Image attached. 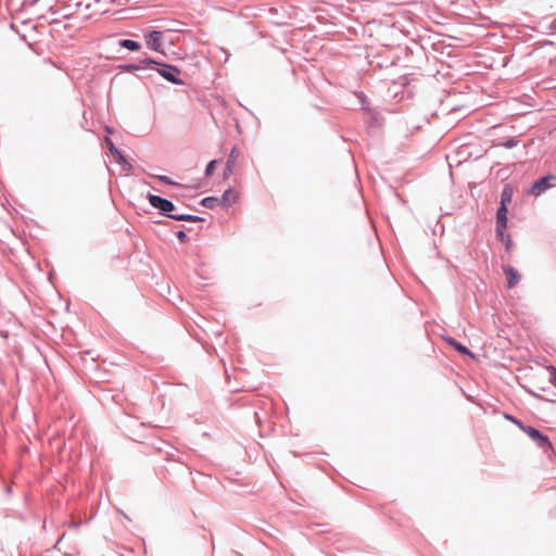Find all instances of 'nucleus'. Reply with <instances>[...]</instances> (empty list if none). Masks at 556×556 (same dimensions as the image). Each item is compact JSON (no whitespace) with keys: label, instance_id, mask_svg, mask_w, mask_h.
<instances>
[{"label":"nucleus","instance_id":"obj_1","mask_svg":"<svg viewBox=\"0 0 556 556\" xmlns=\"http://www.w3.org/2000/svg\"><path fill=\"white\" fill-rule=\"evenodd\" d=\"M554 181H556V175H547L542 177L531 186V188L528 190V194L539 197L544 191L552 188L554 186Z\"/></svg>","mask_w":556,"mask_h":556},{"label":"nucleus","instance_id":"obj_2","mask_svg":"<svg viewBox=\"0 0 556 556\" xmlns=\"http://www.w3.org/2000/svg\"><path fill=\"white\" fill-rule=\"evenodd\" d=\"M144 38L148 48L156 52H163V34L161 31L152 30Z\"/></svg>","mask_w":556,"mask_h":556},{"label":"nucleus","instance_id":"obj_3","mask_svg":"<svg viewBox=\"0 0 556 556\" xmlns=\"http://www.w3.org/2000/svg\"><path fill=\"white\" fill-rule=\"evenodd\" d=\"M523 432L527 433L532 440H534L540 447L548 450L553 448L549 439L546 435H543L535 428L528 426Z\"/></svg>","mask_w":556,"mask_h":556},{"label":"nucleus","instance_id":"obj_4","mask_svg":"<svg viewBox=\"0 0 556 556\" xmlns=\"http://www.w3.org/2000/svg\"><path fill=\"white\" fill-rule=\"evenodd\" d=\"M507 225V206L501 205L496 214V231L501 240H504Z\"/></svg>","mask_w":556,"mask_h":556},{"label":"nucleus","instance_id":"obj_5","mask_svg":"<svg viewBox=\"0 0 556 556\" xmlns=\"http://www.w3.org/2000/svg\"><path fill=\"white\" fill-rule=\"evenodd\" d=\"M149 202L153 207L159 208L164 213H168L174 210V204L170 201L159 195H149Z\"/></svg>","mask_w":556,"mask_h":556},{"label":"nucleus","instance_id":"obj_6","mask_svg":"<svg viewBox=\"0 0 556 556\" xmlns=\"http://www.w3.org/2000/svg\"><path fill=\"white\" fill-rule=\"evenodd\" d=\"M162 77H164L166 80L180 85L182 81L177 77V75L180 73L179 70L172 65H164L162 70L159 71Z\"/></svg>","mask_w":556,"mask_h":556},{"label":"nucleus","instance_id":"obj_7","mask_svg":"<svg viewBox=\"0 0 556 556\" xmlns=\"http://www.w3.org/2000/svg\"><path fill=\"white\" fill-rule=\"evenodd\" d=\"M239 159H240V151L237 148H233L230 151L229 157L226 163V167H225V172H224L225 178H228L230 175H232Z\"/></svg>","mask_w":556,"mask_h":556},{"label":"nucleus","instance_id":"obj_8","mask_svg":"<svg viewBox=\"0 0 556 556\" xmlns=\"http://www.w3.org/2000/svg\"><path fill=\"white\" fill-rule=\"evenodd\" d=\"M503 270L507 277V288L511 289L518 285L520 280V275L514 267L504 266Z\"/></svg>","mask_w":556,"mask_h":556},{"label":"nucleus","instance_id":"obj_9","mask_svg":"<svg viewBox=\"0 0 556 556\" xmlns=\"http://www.w3.org/2000/svg\"><path fill=\"white\" fill-rule=\"evenodd\" d=\"M239 199V193L233 191L232 189H228L224 192L222 200H219L220 204L225 207H228L236 203Z\"/></svg>","mask_w":556,"mask_h":556},{"label":"nucleus","instance_id":"obj_10","mask_svg":"<svg viewBox=\"0 0 556 556\" xmlns=\"http://www.w3.org/2000/svg\"><path fill=\"white\" fill-rule=\"evenodd\" d=\"M446 341L448 342V344H451L459 353H462L464 355L473 356L472 353L465 345L458 343L455 339L447 338Z\"/></svg>","mask_w":556,"mask_h":556},{"label":"nucleus","instance_id":"obj_11","mask_svg":"<svg viewBox=\"0 0 556 556\" xmlns=\"http://www.w3.org/2000/svg\"><path fill=\"white\" fill-rule=\"evenodd\" d=\"M513 198V189L509 186H506L501 194V205L507 206L510 203Z\"/></svg>","mask_w":556,"mask_h":556},{"label":"nucleus","instance_id":"obj_12","mask_svg":"<svg viewBox=\"0 0 556 556\" xmlns=\"http://www.w3.org/2000/svg\"><path fill=\"white\" fill-rule=\"evenodd\" d=\"M121 47L128 49L130 51H137L140 49V45L137 41L130 39H124L121 41Z\"/></svg>","mask_w":556,"mask_h":556},{"label":"nucleus","instance_id":"obj_13","mask_svg":"<svg viewBox=\"0 0 556 556\" xmlns=\"http://www.w3.org/2000/svg\"><path fill=\"white\" fill-rule=\"evenodd\" d=\"M170 218L175 219V220H188V222H195L198 220L199 218L197 216H192V215H185V214H180V213H177V214H169L168 215Z\"/></svg>","mask_w":556,"mask_h":556},{"label":"nucleus","instance_id":"obj_14","mask_svg":"<svg viewBox=\"0 0 556 556\" xmlns=\"http://www.w3.org/2000/svg\"><path fill=\"white\" fill-rule=\"evenodd\" d=\"M201 203L205 207L213 208V207H215V205L219 204L220 202H219V199H217V198L207 197V198L203 199Z\"/></svg>","mask_w":556,"mask_h":556},{"label":"nucleus","instance_id":"obj_15","mask_svg":"<svg viewBox=\"0 0 556 556\" xmlns=\"http://www.w3.org/2000/svg\"><path fill=\"white\" fill-rule=\"evenodd\" d=\"M105 143L109 148V150L111 151V153L113 155H115L118 160H122L123 159V155L121 154V152L115 148L113 141L110 139V138H105Z\"/></svg>","mask_w":556,"mask_h":556},{"label":"nucleus","instance_id":"obj_16","mask_svg":"<svg viewBox=\"0 0 556 556\" xmlns=\"http://www.w3.org/2000/svg\"><path fill=\"white\" fill-rule=\"evenodd\" d=\"M494 146H502V147H505L507 149H510V148H514L517 146V141L513 138L510 139H507L505 141H497L494 143Z\"/></svg>","mask_w":556,"mask_h":556},{"label":"nucleus","instance_id":"obj_17","mask_svg":"<svg viewBox=\"0 0 556 556\" xmlns=\"http://www.w3.org/2000/svg\"><path fill=\"white\" fill-rule=\"evenodd\" d=\"M506 419H508L509 421H511L513 424H515L519 429H521L522 431H525V429L528 427V426H525L521 421H519L518 419H516L515 417L513 416H509V415H506L505 416Z\"/></svg>","mask_w":556,"mask_h":556},{"label":"nucleus","instance_id":"obj_18","mask_svg":"<svg viewBox=\"0 0 556 556\" xmlns=\"http://www.w3.org/2000/svg\"><path fill=\"white\" fill-rule=\"evenodd\" d=\"M216 164H217V161H215V160L211 161L207 164L206 169H205V175L206 176H211L214 173Z\"/></svg>","mask_w":556,"mask_h":556},{"label":"nucleus","instance_id":"obj_19","mask_svg":"<svg viewBox=\"0 0 556 556\" xmlns=\"http://www.w3.org/2000/svg\"><path fill=\"white\" fill-rule=\"evenodd\" d=\"M549 371V381L556 386V368L554 366L547 367Z\"/></svg>","mask_w":556,"mask_h":556},{"label":"nucleus","instance_id":"obj_20","mask_svg":"<svg viewBox=\"0 0 556 556\" xmlns=\"http://www.w3.org/2000/svg\"><path fill=\"white\" fill-rule=\"evenodd\" d=\"M502 241H503V242H505V244H506V250H507V251H509V250H510V248H511V240H510L509 236H506V235H505V236H504V240H502Z\"/></svg>","mask_w":556,"mask_h":556},{"label":"nucleus","instance_id":"obj_21","mask_svg":"<svg viewBox=\"0 0 556 556\" xmlns=\"http://www.w3.org/2000/svg\"><path fill=\"white\" fill-rule=\"evenodd\" d=\"M502 241H503V242H505V244H506V250H507V251H509V250H510V248H511V240H510L509 236H506V235H505V236H504V240H502Z\"/></svg>","mask_w":556,"mask_h":556},{"label":"nucleus","instance_id":"obj_22","mask_svg":"<svg viewBox=\"0 0 556 556\" xmlns=\"http://www.w3.org/2000/svg\"><path fill=\"white\" fill-rule=\"evenodd\" d=\"M159 179H160L161 181L166 182V184H172V181L169 180V178H168V177H166V176H160V177H159Z\"/></svg>","mask_w":556,"mask_h":556},{"label":"nucleus","instance_id":"obj_23","mask_svg":"<svg viewBox=\"0 0 556 556\" xmlns=\"http://www.w3.org/2000/svg\"><path fill=\"white\" fill-rule=\"evenodd\" d=\"M143 63L146 64H159L156 61L152 60V59H147L143 61Z\"/></svg>","mask_w":556,"mask_h":556},{"label":"nucleus","instance_id":"obj_24","mask_svg":"<svg viewBox=\"0 0 556 556\" xmlns=\"http://www.w3.org/2000/svg\"><path fill=\"white\" fill-rule=\"evenodd\" d=\"M178 238H179L180 240H184V239L186 238V233H185L184 231H179V232H178Z\"/></svg>","mask_w":556,"mask_h":556},{"label":"nucleus","instance_id":"obj_25","mask_svg":"<svg viewBox=\"0 0 556 556\" xmlns=\"http://www.w3.org/2000/svg\"><path fill=\"white\" fill-rule=\"evenodd\" d=\"M119 5H123L124 3L122 2V0L118 1Z\"/></svg>","mask_w":556,"mask_h":556}]
</instances>
